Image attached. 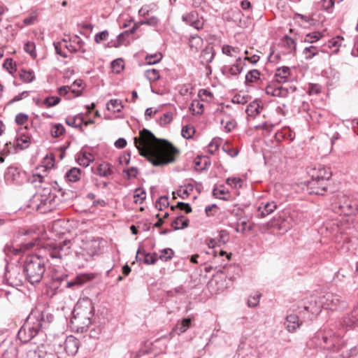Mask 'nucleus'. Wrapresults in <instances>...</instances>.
<instances>
[{
    "mask_svg": "<svg viewBox=\"0 0 358 358\" xmlns=\"http://www.w3.org/2000/svg\"><path fill=\"white\" fill-rule=\"evenodd\" d=\"M182 20L186 24L194 27L196 30H200L203 27V20L199 17L196 11H192L190 13L184 14L182 16Z\"/></svg>",
    "mask_w": 358,
    "mask_h": 358,
    "instance_id": "obj_17",
    "label": "nucleus"
},
{
    "mask_svg": "<svg viewBox=\"0 0 358 358\" xmlns=\"http://www.w3.org/2000/svg\"><path fill=\"white\" fill-rule=\"evenodd\" d=\"M73 246V243L71 240L50 244L48 248L49 255L52 259L61 262L64 257L72 252Z\"/></svg>",
    "mask_w": 358,
    "mask_h": 358,
    "instance_id": "obj_7",
    "label": "nucleus"
},
{
    "mask_svg": "<svg viewBox=\"0 0 358 358\" xmlns=\"http://www.w3.org/2000/svg\"><path fill=\"white\" fill-rule=\"evenodd\" d=\"M162 59V55L161 53L150 55L145 57L146 63L149 65L157 64L160 62Z\"/></svg>",
    "mask_w": 358,
    "mask_h": 358,
    "instance_id": "obj_51",
    "label": "nucleus"
},
{
    "mask_svg": "<svg viewBox=\"0 0 358 358\" xmlns=\"http://www.w3.org/2000/svg\"><path fill=\"white\" fill-rule=\"evenodd\" d=\"M65 122L67 125L80 129L81 131H83L82 125L84 122L83 117L81 115H78L74 117H67L66 118Z\"/></svg>",
    "mask_w": 358,
    "mask_h": 358,
    "instance_id": "obj_28",
    "label": "nucleus"
},
{
    "mask_svg": "<svg viewBox=\"0 0 358 358\" xmlns=\"http://www.w3.org/2000/svg\"><path fill=\"white\" fill-rule=\"evenodd\" d=\"M23 271L26 279L31 285L39 283L45 271L44 259L36 255L27 257L23 264Z\"/></svg>",
    "mask_w": 358,
    "mask_h": 358,
    "instance_id": "obj_5",
    "label": "nucleus"
},
{
    "mask_svg": "<svg viewBox=\"0 0 358 358\" xmlns=\"http://www.w3.org/2000/svg\"><path fill=\"white\" fill-rule=\"evenodd\" d=\"M77 162L84 167H87L94 159V156L89 152L80 151L76 155Z\"/></svg>",
    "mask_w": 358,
    "mask_h": 358,
    "instance_id": "obj_24",
    "label": "nucleus"
},
{
    "mask_svg": "<svg viewBox=\"0 0 358 358\" xmlns=\"http://www.w3.org/2000/svg\"><path fill=\"white\" fill-rule=\"evenodd\" d=\"M79 346L80 341L73 336H68L63 345H59V348H62L65 353L69 357H73L77 354Z\"/></svg>",
    "mask_w": 358,
    "mask_h": 358,
    "instance_id": "obj_15",
    "label": "nucleus"
},
{
    "mask_svg": "<svg viewBox=\"0 0 358 358\" xmlns=\"http://www.w3.org/2000/svg\"><path fill=\"white\" fill-rule=\"evenodd\" d=\"M65 132V128L63 126V124L60 123H57L52 124L51 129H50V134L51 136L54 138H57L60 136H62Z\"/></svg>",
    "mask_w": 358,
    "mask_h": 358,
    "instance_id": "obj_37",
    "label": "nucleus"
},
{
    "mask_svg": "<svg viewBox=\"0 0 358 358\" xmlns=\"http://www.w3.org/2000/svg\"><path fill=\"white\" fill-rule=\"evenodd\" d=\"M95 275L94 273H80L77 275L73 279L66 282L65 287H79L83 285L87 282L92 280L94 278Z\"/></svg>",
    "mask_w": 358,
    "mask_h": 358,
    "instance_id": "obj_18",
    "label": "nucleus"
},
{
    "mask_svg": "<svg viewBox=\"0 0 358 358\" xmlns=\"http://www.w3.org/2000/svg\"><path fill=\"white\" fill-rule=\"evenodd\" d=\"M53 320V315L48 308H36L27 317L24 324L17 333V338L22 343H27L34 338L41 329Z\"/></svg>",
    "mask_w": 358,
    "mask_h": 358,
    "instance_id": "obj_2",
    "label": "nucleus"
},
{
    "mask_svg": "<svg viewBox=\"0 0 358 358\" xmlns=\"http://www.w3.org/2000/svg\"><path fill=\"white\" fill-rule=\"evenodd\" d=\"M203 45V39L195 34L189 38V46L192 50L198 51Z\"/></svg>",
    "mask_w": 358,
    "mask_h": 358,
    "instance_id": "obj_32",
    "label": "nucleus"
},
{
    "mask_svg": "<svg viewBox=\"0 0 358 358\" xmlns=\"http://www.w3.org/2000/svg\"><path fill=\"white\" fill-rule=\"evenodd\" d=\"M222 52L223 54L231 57H236L237 55L239 53L240 50L237 47H233L229 45H224L222 48Z\"/></svg>",
    "mask_w": 358,
    "mask_h": 358,
    "instance_id": "obj_36",
    "label": "nucleus"
},
{
    "mask_svg": "<svg viewBox=\"0 0 358 358\" xmlns=\"http://www.w3.org/2000/svg\"><path fill=\"white\" fill-rule=\"evenodd\" d=\"M134 197V202L141 204L146 198L145 192L140 188L136 189Z\"/></svg>",
    "mask_w": 358,
    "mask_h": 358,
    "instance_id": "obj_50",
    "label": "nucleus"
},
{
    "mask_svg": "<svg viewBox=\"0 0 358 358\" xmlns=\"http://www.w3.org/2000/svg\"><path fill=\"white\" fill-rule=\"evenodd\" d=\"M158 22H159L158 18L157 17L152 16L150 18H148V19H145L143 20H141L138 22L134 23V26H137L136 27V30H137L143 24L155 27V26L157 25Z\"/></svg>",
    "mask_w": 358,
    "mask_h": 358,
    "instance_id": "obj_38",
    "label": "nucleus"
},
{
    "mask_svg": "<svg viewBox=\"0 0 358 358\" xmlns=\"http://www.w3.org/2000/svg\"><path fill=\"white\" fill-rule=\"evenodd\" d=\"M339 327L345 331L358 327V303L355 308L339 321Z\"/></svg>",
    "mask_w": 358,
    "mask_h": 358,
    "instance_id": "obj_11",
    "label": "nucleus"
},
{
    "mask_svg": "<svg viewBox=\"0 0 358 358\" xmlns=\"http://www.w3.org/2000/svg\"><path fill=\"white\" fill-rule=\"evenodd\" d=\"M221 124L224 125V129L227 132H230L234 128H235L236 122L234 119L227 121L222 120Z\"/></svg>",
    "mask_w": 358,
    "mask_h": 358,
    "instance_id": "obj_59",
    "label": "nucleus"
},
{
    "mask_svg": "<svg viewBox=\"0 0 358 358\" xmlns=\"http://www.w3.org/2000/svg\"><path fill=\"white\" fill-rule=\"evenodd\" d=\"M303 54L306 59H310L318 54V50L317 47L310 45L304 48Z\"/></svg>",
    "mask_w": 358,
    "mask_h": 358,
    "instance_id": "obj_42",
    "label": "nucleus"
},
{
    "mask_svg": "<svg viewBox=\"0 0 358 358\" xmlns=\"http://www.w3.org/2000/svg\"><path fill=\"white\" fill-rule=\"evenodd\" d=\"M139 137L134 138V145L140 155L145 157L153 166H164L176 161L179 150L172 143L160 139L148 129L140 131Z\"/></svg>",
    "mask_w": 358,
    "mask_h": 358,
    "instance_id": "obj_1",
    "label": "nucleus"
},
{
    "mask_svg": "<svg viewBox=\"0 0 358 358\" xmlns=\"http://www.w3.org/2000/svg\"><path fill=\"white\" fill-rule=\"evenodd\" d=\"M266 92L273 96L286 97L289 94V90L281 85L270 84L266 87Z\"/></svg>",
    "mask_w": 358,
    "mask_h": 358,
    "instance_id": "obj_19",
    "label": "nucleus"
},
{
    "mask_svg": "<svg viewBox=\"0 0 358 358\" xmlns=\"http://www.w3.org/2000/svg\"><path fill=\"white\" fill-rule=\"evenodd\" d=\"M260 73L257 69L249 71L245 75V83H255L259 79Z\"/></svg>",
    "mask_w": 358,
    "mask_h": 358,
    "instance_id": "obj_41",
    "label": "nucleus"
},
{
    "mask_svg": "<svg viewBox=\"0 0 358 358\" xmlns=\"http://www.w3.org/2000/svg\"><path fill=\"white\" fill-rule=\"evenodd\" d=\"M174 252L171 248H165L160 251L159 259L164 262L169 261L172 259Z\"/></svg>",
    "mask_w": 358,
    "mask_h": 358,
    "instance_id": "obj_43",
    "label": "nucleus"
},
{
    "mask_svg": "<svg viewBox=\"0 0 358 358\" xmlns=\"http://www.w3.org/2000/svg\"><path fill=\"white\" fill-rule=\"evenodd\" d=\"M20 78L24 83H29L35 80V74L33 70L21 69L19 72Z\"/></svg>",
    "mask_w": 358,
    "mask_h": 358,
    "instance_id": "obj_33",
    "label": "nucleus"
},
{
    "mask_svg": "<svg viewBox=\"0 0 358 358\" xmlns=\"http://www.w3.org/2000/svg\"><path fill=\"white\" fill-rule=\"evenodd\" d=\"M169 205V198L166 196L159 197L155 203V207L159 210H162L164 208L168 207Z\"/></svg>",
    "mask_w": 358,
    "mask_h": 358,
    "instance_id": "obj_46",
    "label": "nucleus"
},
{
    "mask_svg": "<svg viewBox=\"0 0 358 358\" xmlns=\"http://www.w3.org/2000/svg\"><path fill=\"white\" fill-rule=\"evenodd\" d=\"M220 145V139H213L208 144V152L212 155L214 154L218 150Z\"/></svg>",
    "mask_w": 358,
    "mask_h": 358,
    "instance_id": "obj_61",
    "label": "nucleus"
},
{
    "mask_svg": "<svg viewBox=\"0 0 358 358\" xmlns=\"http://www.w3.org/2000/svg\"><path fill=\"white\" fill-rule=\"evenodd\" d=\"M106 107L108 110L120 112L123 106L118 99H111L107 103Z\"/></svg>",
    "mask_w": 358,
    "mask_h": 358,
    "instance_id": "obj_39",
    "label": "nucleus"
},
{
    "mask_svg": "<svg viewBox=\"0 0 358 358\" xmlns=\"http://www.w3.org/2000/svg\"><path fill=\"white\" fill-rule=\"evenodd\" d=\"M322 304L324 308L331 310L343 309L347 306L345 301L342 299L339 295L331 293H328L323 296Z\"/></svg>",
    "mask_w": 358,
    "mask_h": 358,
    "instance_id": "obj_10",
    "label": "nucleus"
},
{
    "mask_svg": "<svg viewBox=\"0 0 358 358\" xmlns=\"http://www.w3.org/2000/svg\"><path fill=\"white\" fill-rule=\"evenodd\" d=\"M332 209L336 213L348 216L358 212V203L343 196L338 202L332 204Z\"/></svg>",
    "mask_w": 358,
    "mask_h": 358,
    "instance_id": "obj_9",
    "label": "nucleus"
},
{
    "mask_svg": "<svg viewBox=\"0 0 358 358\" xmlns=\"http://www.w3.org/2000/svg\"><path fill=\"white\" fill-rule=\"evenodd\" d=\"M66 42L67 41H66V39H63L62 41H59V42H57V43L55 42L54 43V47H55L56 53L57 55H59L61 57H62L64 58H66L67 57V55L66 54V52L62 51V45H64L63 43H66Z\"/></svg>",
    "mask_w": 358,
    "mask_h": 358,
    "instance_id": "obj_56",
    "label": "nucleus"
},
{
    "mask_svg": "<svg viewBox=\"0 0 358 358\" xmlns=\"http://www.w3.org/2000/svg\"><path fill=\"white\" fill-rule=\"evenodd\" d=\"M215 56V51L212 46L206 47L201 52L200 60L202 64L211 62Z\"/></svg>",
    "mask_w": 358,
    "mask_h": 358,
    "instance_id": "obj_25",
    "label": "nucleus"
},
{
    "mask_svg": "<svg viewBox=\"0 0 358 358\" xmlns=\"http://www.w3.org/2000/svg\"><path fill=\"white\" fill-rule=\"evenodd\" d=\"M343 343L339 335H336L332 330L321 331L317 332L310 341V345L315 343L322 348L333 350L325 358H350L356 355L358 352L357 348L350 349H340L341 345Z\"/></svg>",
    "mask_w": 358,
    "mask_h": 358,
    "instance_id": "obj_3",
    "label": "nucleus"
},
{
    "mask_svg": "<svg viewBox=\"0 0 358 358\" xmlns=\"http://www.w3.org/2000/svg\"><path fill=\"white\" fill-rule=\"evenodd\" d=\"M61 99L58 96H48L43 101L44 105L47 107H52L57 105L60 102Z\"/></svg>",
    "mask_w": 358,
    "mask_h": 358,
    "instance_id": "obj_55",
    "label": "nucleus"
},
{
    "mask_svg": "<svg viewBox=\"0 0 358 358\" xmlns=\"http://www.w3.org/2000/svg\"><path fill=\"white\" fill-rule=\"evenodd\" d=\"M145 76L150 82H154L159 78V72L155 69H148L145 71Z\"/></svg>",
    "mask_w": 358,
    "mask_h": 358,
    "instance_id": "obj_47",
    "label": "nucleus"
},
{
    "mask_svg": "<svg viewBox=\"0 0 358 358\" xmlns=\"http://www.w3.org/2000/svg\"><path fill=\"white\" fill-rule=\"evenodd\" d=\"M172 113H166L161 116L159 119L160 125L164 126L171 122L172 120Z\"/></svg>",
    "mask_w": 358,
    "mask_h": 358,
    "instance_id": "obj_64",
    "label": "nucleus"
},
{
    "mask_svg": "<svg viewBox=\"0 0 358 358\" xmlns=\"http://www.w3.org/2000/svg\"><path fill=\"white\" fill-rule=\"evenodd\" d=\"M276 208L277 205L274 201H262L259 204L257 211L259 215L264 217L272 213Z\"/></svg>",
    "mask_w": 358,
    "mask_h": 358,
    "instance_id": "obj_21",
    "label": "nucleus"
},
{
    "mask_svg": "<svg viewBox=\"0 0 358 358\" xmlns=\"http://www.w3.org/2000/svg\"><path fill=\"white\" fill-rule=\"evenodd\" d=\"M229 241V234L227 230H221L219 233L217 241L219 242V246L221 244H225Z\"/></svg>",
    "mask_w": 358,
    "mask_h": 358,
    "instance_id": "obj_57",
    "label": "nucleus"
},
{
    "mask_svg": "<svg viewBox=\"0 0 358 358\" xmlns=\"http://www.w3.org/2000/svg\"><path fill=\"white\" fill-rule=\"evenodd\" d=\"M189 225V220L182 214H178L176 219L171 222L173 230L184 229Z\"/></svg>",
    "mask_w": 358,
    "mask_h": 358,
    "instance_id": "obj_27",
    "label": "nucleus"
},
{
    "mask_svg": "<svg viewBox=\"0 0 358 358\" xmlns=\"http://www.w3.org/2000/svg\"><path fill=\"white\" fill-rule=\"evenodd\" d=\"M38 241L39 240L38 238H35L31 241L22 243L18 249L15 250V254L17 255L19 252H25L32 249L38 244Z\"/></svg>",
    "mask_w": 358,
    "mask_h": 358,
    "instance_id": "obj_34",
    "label": "nucleus"
},
{
    "mask_svg": "<svg viewBox=\"0 0 358 358\" xmlns=\"http://www.w3.org/2000/svg\"><path fill=\"white\" fill-rule=\"evenodd\" d=\"M102 332V328L100 326H96L90 330L89 336L91 338L99 339Z\"/></svg>",
    "mask_w": 358,
    "mask_h": 358,
    "instance_id": "obj_60",
    "label": "nucleus"
},
{
    "mask_svg": "<svg viewBox=\"0 0 358 358\" xmlns=\"http://www.w3.org/2000/svg\"><path fill=\"white\" fill-rule=\"evenodd\" d=\"M192 320L190 318H185L181 322L176 324L173 331L178 335L185 332L191 325Z\"/></svg>",
    "mask_w": 358,
    "mask_h": 358,
    "instance_id": "obj_31",
    "label": "nucleus"
},
{
    "mask_svg": "<svg viewBox=\"0 0 358 358\" xmlns=\"http://www.w3.org/2000/svg\"><path fill=\"white\" fill-rule=\"evenodd\" d=\"M291 76V69L288 66H281L276 69L275 73V80L278 84L285 83L289 80Z\"/></svg>",
    "mask_w": 358,
    "mask_h": 358,
    "instance_id": "obj_20",
    "label": "nucleus"
},
{
    "mask_svg": "<svg viewBox=\"0 0 358 358\" xmlns=\"http://www.w3.org/2000/svg\"><path fill=\"white\" fill-rule=\"evenodd\" d=\"M96 174L101 177H106L111 173V171L108 167V164H100L95 172Z\"/></svg>",
    "mask_w": 358,
    "mask_h": 358,
    "instance_id": "obj_48",
    "label": "nucleus"
},
{
    "mask_svg": "<svg viewBox=\"0 0 358 358\" xmlns=\"http://www.w3.org/2000/svg\"><path fill=\"white\" fill-rule=\"evenodd\" d=\"M143 255V262L148 265L155 264L158 259L157 254L155 252L152 254L144 253Z\"/></svg>",
    "mask_w": 358,
    "mask_h": 358,
    "instance_id": "obj_53",
    "label": "nucleus"
},
{
    "mask_svg": "<svg viewBox=\"0 0 358 358\" xmlns=\"http://www.w3.org/2000/svg\"><path fill=\"white\" fill-rule=\"evenodd\" d=\"M284 45L287 48L289 52L296 50V43L294 40L288 36H285L282 38Z\"/></svg>",
    "mask_w": 358,
    "mask_h": 358,
    "instance_id": "obj_44",
    "label": "nucleus"
},
{
    "mask_svg": "<svg viewBox=\"0 0 358 358\" xmlns=\"http://www.w3.org/2000/svg\"><path fill=\"white\" fill-rule=\"evenodd\" d=\"M194 132L195 130L192 126L185 125L182 128L181 134L183 138L189 139L192 138Z\"/></svg>",
    "mask_w": 358,
    "mask_h": 358,
    "instance_id": "obj_52",
    "label": "nucleus"
},
{
    "mask_svg": "<svg viewBox=\"0 0 358 358\" xmlns=\"http://www.w3.org/2000/svg\"><path fill=\"white\" fill-rule=\"evenodd\" d=\"M262 296L260 293H255L254 296H250L248 300V305L249 307H255L259 303V299Z\"/></svg>",
    "mask_w": 358,
    "mask_h": 358,
    "instance_id": "obj_58",
    "label": "nucleus"
},
{
    "mask_svg": "<svg viewBox=\"0 0 358 358\" xmlns=\"http://www.w3.org/2000/svg\"><path fill=\"white\" fill-rule=\"evenodd\" d=\"M284 324L288 331L294 332L300 327L301 322L296 315L290 314L286 317Z\"/></svg>",
    "mask_w": 358,
    "mask_h": 358,
    "instance_id": "obj_22",
    "label": "nucleus"
},
{
    "mask_svg": "<svg viewBox=\"0 0 358 358\" xmlns=\"http://www.w3.org/2000/svg\"><path fill=\"white\" fill-rule=\"evenodd\" d=\"M137 26H133V27L129 29L123 31L117 36V41L113 44L115 47H119L120 45H127L130 43V40L128 38L131 34H133L136 31Z\"/></svg>",
    "mask_w": 358,
    "mask_h": 358,
    "instance_id": "obj_23",
    "label": "nucleus"
},
{
    "mask_svg": "<svg viewBox=\"0 0 358 358\" xmlns=\"http://www.w3.org/2000/svg\"><path fill=\"white\" fill-rule=\"evenodd\" d=\"M309 174L311 180L308 182L307 189L310 194L324 195L329 185V180L332 176L329 168L322 165L312 169Z\"/></svg>",
    "mask_w": 358,
    "mask_h": 358,
    "instance_id": "obj_4",
    "label": "nucleus"
},
{
    "mask_svg": "<svg viewBox=\"0 0 358 358\" xmlns=\"http://www.w3.org/2000/svg\"><path fill=\"white\" fill-rule=\"evenodd\" d=\"M243 181L239 178H228L227 179V184L232 187H241Z\"/></svg>",
    "mask_w": 358,
    "mask_h": 358,
    "instance_id": "obj_63",
    "label": "nucleus"
},
{
    "mask_svg": "<svg viewBox=\"0 0 358 358\" xmlns=\"http://www.w3.org/2000/svg\"><path fill=\"white\" fill-rule=\"evenodd\" d=\"M31 142V138L29 136L25 135L22 132H18L16 137L15 146L20 149L27 148Z\"/></svg>",
    "mask_w": 358,
    "mask_h": 358,
    "instance_id": "obj_30",
    "label": "nucleus"
},
{
    "mask_svg": "<svg viewBox=\"0 0 358 358\" xmlns=\"http://www.w3.org/2000/svg\"><path fill=\"white\" fill-rule=\"evenodd\" d=\"M24 50L26 52L29 53L31 57H36V45L34 42H27L24 45Z\"/></svg>",
    "mask_w": 358,
    "mask_h": 358,
    "instance_id": "obj_49",
    "label": "nucleus"
},
{
    "mask_svg": "<svg viewBox=\"0 0 358 358\" xmlns=\"http://www.w3.org/2000/svg\"><path fill=\"white\" fill-rule=\"evenodd\" d=\"M113 71L119 73L124 68L123 60L121 59H115L111 63Z\"/></svg>",
    "mask_w": 358,
    "mask_h": 358,
    "instance_id": "obj_54",
    "label": "nucleus"
},
{
    "mask_svg": "<svg viewBox=\"0 0 358 358\" xmlns=\"http://www.w3.org/2000/svg\"><path fill=\"white\" fill-rule=\"evenodd\" d=\"M322 36V34L319 31L311 32L305 36L303 41L305 43H313L319 41Z\"/></svg>",
    "mask_w": 358,
    "mask_h": 358,
    "instance_id": "obj_40",
    "label": "nucleus"
},
{
    "mask_svg": "<svg viewBox=\"0 0 358 358\" xmlns=\"http://www.w3.org/2000/svg\"><path fill=\"white\" fill-rule=\"evenodd\" d=\"M108 31L106 30L102 31L98 34H96L94 36V41L96 43H99L103 41H106L108 37Z\"/></svg>",
    "mask_w": 358,
    "mask_h": 358,
    "instance_id": "obj_62",
    "label": "nucleus"
},
{
    "mask_svg": "<svg viewBox=\"0 0 358 358\" xmlns=\"http://www.w3.org/2000/svg\"><path fill=\"white\" fill-rule=\"evenodd\" d=\"M242 13L239 9H231L222 14L224 20L228 22H238L241 21Z\"/></svg>",
    "mask_w": 358,
    "mask_h": 358,
    "instance_id": "obj_26",
    "label": "nucleus"
},
{
    "mask_svg": "<svg viewBox=\"0 0 358 358\" xmlns=\"http://www.w3.org/2000/svg\"><path fill=\"white\" fill-rule=\"evenodd\" d=\"M324 308L322 300L317 301L315 296H310L307 301H303V308L306 311L310 313L312 316L308 317L310 320H313L314 316L317 315Z\"/></svg>",
    "mask_w": 358,
    "mask_h": 358,
    "instance_id": "obj_14",
    "label": "nucleus"
},
{
    "mask_svg": "<svg viewBox=\"0 0 358 358\" xmlns=\"http://www.w3.org/2000/svg\"><path fill=\"white\" fill-rule=\"evenodd\" d=\"M57 197L49 188H44L43 193H38L34 196V203L37 210L41 213L52 211L57 205Z\"/></svg>",
    "mask_w": 358,
    "mask_h": 358,
    "instance_id": "obj_6",
    "label": "nucleus"
},
{
    "mask_svg": "<svg viewBox=\"0 0 358 358\" xmlns=\"http://www.w3.org/2000/svg\"><path fill=\"white\" fill-rule=\"evenodd\" d=\"M302 213L296 210H287L283 216H279L277 223L271 224V226H278L279 229L287 231L293 225L298 224L301 220Z\"/></svg>",
    "mask_w": 358,
    "mask_h": 358,
    "instance_id": "obj_8",
    "label": "nucleus"
},
{
    "mask_svg": "<svg viewBox=\"0 0 358 358\" xmlns=\"http://www.w3.org/2000/svg\"><path fill=\"white\" fill-rule=\"evenodd\" d=\"M203 103H201L198 100L192 101V102L191 103V106H190V110L192 111L193 114H196V115L201 114L203 113Z\"/></svg>",
    "mask_w": 358,
    "mask_h": 358,
    "instance_id": "obj_45",
    "label": "nucleus"
},
{
    "mask_svg": "<svg viewBox=\"0 0 358 358\" xmlns=\"http://www.w3.org/2000/svg\"><path fill=\"white\" fill-rule=\"evenodd\" d=\"M245 112L248 116H251V117L256 116L257 115H258L260 113L259 103L256 101L251 102L247 106Z\"/></svg>",
    "mask_w": 358,
    "mask_h": 358,
    "instance_id": "obj_35",
    "label": "nucleus"
},
{
    "mask_svg": "<svg viewBox=\"0 0 358 358\" xmlns=\"http://www.w3.org/2000/svg\"><path fill=\"white\" fill-rule=\"evenodd\" d=\"M87 310H81L78 311V309L75 310L73 313V316L71 319V323L75 324L78 329H80L82 331L91 324V317L87 316Z\"/></svg>",
    "mask_w": 358,
    "mask_h": 358,
    "instance_id": "obj_13",
    "label": "nucleus"
},
{
    "mask_svg": "<svg viewBox=\"0 0 358 358\" xmlns=\"http://www.w3.org/2000/svg\"><path fill=\"white\" fill-rule=\"evenodd\" d=\"M5 180L8 183L20 185L26 180V175L24 171H20L15 166L8 167L4 174Z\"/></svg>",
    "mask_w": 358,
    "mask_h": 358,
    "instance_id": "obj_12",
    "label": "nucleus"
},
{
    "mask_svg": "<svg viewBox=\"0 0 358 358\" xmlns=\"http://www.w3.org/2000/svg\"><path fill=\"white\" fill-rule=\"evenodd\" d=\"M64 177L67 181L76 182L81 178V170L77 167L71 168L66 171Z\"/></svg>",
    "mask_w": 358,
    "mask_h": 358,
    "instance_id": "obj_29",
    "label": "nucleus"
},
{
    "mask_svg": "<svg viewBox=\"0 0 358 358\" xmlns=\"http://www.w3.org/2000/svg\"><path fill=\"white\" fill-rule=\"evenodd\" d=\"M246 66L245 62L243 61L241 57H238L236 59V63L233 66H224L222 68V73L227 77L237 76L244 69Z\"/></svg>",
    "mask_w": 358,
    "mask_h": 358,
    "instance_id": "obj_16",
    "label": "nucleus"
}]
</instances>
